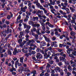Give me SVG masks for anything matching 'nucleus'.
<instances>
[{"label":"nucleus","mask_w":76,"mask_h":76,"mask_svg":"<svg viewBox=\"0 0 76 76\" xmlns=\"http://www.w3.org/2000/svg\"><path fill=\"white\" fill-rule=\"evenodd\" d=\"M52 39H53V41H55L56 39V37H52Z\"/></svg>","instance_id":"obj_64"},{"label":"nucleus","mask_w":76,"mask_h":76,"mask_svg":"<svg viewBox=\"0 0 76 76\" xmlns=\"http://www.w3.org/2000/svg\"><path fill=\"white\" fill-rule=\"evenodd\" d=\"M20 45V47H22L23 45H24V43L23 42L20 43H19Z\"/></svg>","instance_id":"obj_41"},{"label":"nucleus","mask_w":76,"mask_h":76,"mask_svg":"<svg viewBox=\"0 0 76 76\" xmlns=\"http://www.w3.org/2000/svg\"><path fill=\"white\" fill-rule=\"evenodd\" d=\"M36 57L37 59H38V58H39L40 59V58H42V55L39 54L38 55H37Z\"/></svg>","instance_id":"obj_17"},{"label":"nucleus","mask_w":76,"mask_h":76,"mask_svg":"<svg viewBox=\"0 0 76 76\" xmlns=\"http://www.w3.org/2000/svg\"><path fill=\"white\" fill-rule=\"evenodd\" d=\"M67 0H66L65 1V3H64V5L66 6H68V4H67Z\"/></svg>","instance_id":"obj_47"},{"label":"nucleus","mask_w":76,"mask_h":76,"mask_svg":"<svg viewBox=\"0 0 76 76\" xmlns=\"http://www.w3.org/2000/svg\"><path fill=\"white\" fill-rule=\"evenodd\" d=\"M13 71H16V69L14 68H12L10 70L11 72H13Z\"/></svg>","instance_id":"obj_33"},{"label":"nucleus","mask_w":76,"mask_h":76,"mask_svg":"<svg viewBox=\"0 0 76 76\" xmlns=\"http://www.w3.org/2000/svg\"><path fill=\"white\" fill-rule=\"evenodd\" d=\"M66 52H67V53L68 54H70V50H69V49H67V50H66Z\"/></svg>","instance_id":"obj_59"},{"label":"nucleus","mask_w":76,"mask_h":76,"mask_svg":"<svg viewBox=\"0 0 76 76\" xmlns=\"http://www.w3.org/2000/svg\"><path fill=\"white\" fill-rule=\"evenodd\" d=\"M27 2L28 3V6L29 7L30 6H31V2L29 1H28Z\"/></svg>","instance_id":"obj_40"},{"label":"nucleus","mask_w":76,"mask_h":76,"mask_svg":"<svg viewBox=\"0 0 76 76\" xmlns=\"http://www.w3.org/2000/svg\"><path fill=\"white\" fill-rule=\"evenodd\" d=\"M27 9V7L25 6L24 7H21L20 8L21 12H26V9Z\"/></svg>","instance_id":"obj_4"},{"label":"nucleus","mask_w":76,"mask_h":76,"mask_svg":"<svg viewBox=\"0 0 76 76\" xmlns=\"http://www.w3.org/2000/svg\"><path fill=\"white\" fill-rule=\"evenodd\" d=\"M44 58H46V59H47L50 57L49 56V55H48L47 53H45L44 54Z\"/></svg>","instance_id":"obj_14"},{"label":"nucleus","mask_w":76,"mask_h":76,"mask_svg":"<svg viewBox=\"0 0 76 76\" xmlns=\"http://www.w3.org/2000/svg\"><path fill=\"white\" fill-rule=\"evenodd\" d=\"M68 19H71V18H72L73 19H75V17H72L70 15H69L68 16Z\"/></svg>","instance_id":"obj_19"},{"label":"nucleus","mask_w":76,"mask_h":76,"mask_svg":"<svg viewBox=\"0 0 76 76\" xmlns=\"http://www.w3.org/2000/svg\"><path fill=\"white\" fill-rule=\"evenodd\" d=\"M71 63V64H72L71 66L72 67H76V64L75 62L71 60L70 61Z\"/></svg>","instance_id":"obj_3"},{"label":"nucleus","mask_w":76,"mask_h":76,"mask_svg":"<svg viewBox=\"0 0 76 76\" xmlns=\"http://www.w3.org/2000/svg\"><path fill=\"white\" fill-rule=\"evenodd\" d=\"M43 6V7H46V8L48 7V5L47 4L44 5Z\"/></svg>","instance_id":"obj_60"},{"label":"nucleus","mask_w":76,"mask_h":76,"mask_svg":"<svg viewBox=\"0 0 76 76\" xmlns=\"http://www.w3.org/2000/svg\"><path fill=\"white\" fill-rule=\"evenodd\" d=\"M28 9H29V12H32V11H33V10L32 9V7L31 6L29 7Z\"/></svg>","instance_id":"obj_36"},{"label":"nucleus","mask_w":76,"mask_h":76,"mask_svg":"<svg viewBox=\"0 0 76 76\" xmlns=\"http://www.w3.org/2000/svg\"><path fill=\"white\" fill-rule=\"evenodd\" d=\"M36 4V6H37V7H39H39H40V6L41 5V4H40L39 2H38Z\"/></svg>","instance_id":"obj_44"},{"label":"nucleus","mask_w":76,"mask_h":76,"mask_svg":"<svg viewBox=\"0 0 76 76\" xmlns=\"http://www.w3.org/2000/svg\"><path fill=\"white\" fill-rule=\"evenodd\" d=\"M33 26H34L35 27V28H36V26H37V27H39L40 25L38 23L35 24L33 25Z\"/></svg>","instance_id":"obj_20"},{"label":"nucleus","mask_w":76,"mask_h":76,"mask_svg":"<svg viewBox=\"0 0 76 76\" xmlns=\"http://www.w3.org/2000/svg\"><path fill=\"white\" fill-rule=\"evenodd\" d=\"M34 36V38H35V39L37 40V39H38V34H36Z\"/></svg>","instance_id":"obj_26"},{"label":"nucleus","mask_w":76,"mask_h":76,"mask_svg":"<svg viewBox=\"0 0 76 76\" xmlns=\"http://www.w3.org/2000/svg\"><path fill=\"white\" fill-rule=\"evenodd\" d=\"M49 1L52 5H54L56 4L55 2L57 1V0H53H53H50Z\"/></svg>","instance_id":"obj_9"},{"label":"nucleus","mask_w":76,"mask_h":76,"mask_svg":"<svg viewBox=\"0 0 76 76\" xmlns=\"http://www.w3.org/2000/svg\"><path fill=\"white\" fill-rule=\"evenodd\" d=\"M63 10H65L66 9V7L65 6H63V7L61 8Z\"/></svg>","instance_id":"obj_62"},{"label":"nucleus","mask_w":76,"mask_h":76,"mask_svg":"<svg viewBox=\"0 0 76 76\" xmlns=\"http://www.w3.org/2000/svg\"><path fill=\"white\" fill-rule=\"evenodd\" d=\"M58 64L59 66H62V65H63V63L60 62L58 63Z\"/></svg>","instance_id":"obj_49"},{"label":"nucleus","mask_w":76,"mask_h":76,"mask_svg":"<svg viewBox=\"0 0 76 76\" xmlns=\"http://www.w3.org/2000/svg\"><path fill=\"white\" fill-rule=\"evenodd\" d=\"M34 40L33 39H32L31 40H29L28 42H27L26 44H27V45H29L30 44V43H31V42H34Z\"/></svg>","instance_id":"obj_11"},{"label":"nucleus","mask_w":76,"mask_h":76,"mask_svg":"<svg viewBox=\"0 0 76 76\" xmlns=\"http://www.w3.org/2000/svg\"><path fill=\"white\" fill-rule=\"evenodd\" d=\"M70 35L72 36V37H75V32L74 31H71L70 32Z\"/></svg>","instance_id":"obj_22"},{"label":"nucleus","mask_w":76,"mask_h":76,"mask_svg":"<svg viewBox=\"0 0 76 76\" xmlns=\"http://www.w3.org/2000/svg\"><path fill=\"white\" fill-rule=\"evenodd\" d=\"M2 41L4 43L6 42H7V40L5 39H4L3 38L2 39Z\"/></svg>","instance_id":"obj_48"},{"label":"nucleus","mask_w":76,"mask_h":76,"mask_svg":"<svg viewBox=\"0 0 76 76\" xmlns=\"http://www.w3.org/2000/svg\"><path fill=\"white\" fill-rule=\"evenodd\" d=\"M30 34L31 35H33V36H34L35 34V33H34V31H31L30 32Z\"/></svg>","instance_id":"obj_42"},{"label":"nucleus","mask_w":76,"mask_h":76,"mask_svg":"<svg viewBox=\"0 0 76 76\" xmlns=\"http://www.w3.org/2000/svg\"><path fill=\"white\" fill-rule=\"evenodd\" d=\"M55 70H57L59 72H61V71H63V69H61V68L57 66L56 67Z\"/></svg>","instance_id":"obj_5"},{"label":"nucleus","mask_w":76,"mask_h":76,"mask_svg":"<svg viewBox=\"0 0 76 76\" xmlns=\"http://www.w3.org/2000/svg\"><path fill=\"white\" fill-rule=\"evenodd\" d=\"M47 65L46 66V69H49V68L51 67V65L50 64H47Z\"/></svg>","instance_id":"obj_30"},{"label":"nucleus","mask_w":76,"mask_h":76,"mask_svg":"<svg viewBox=\"0 0 76 76\" xmlns=\"http://www.w3.org/2000/svg\"><path fill=\"white\" fill-rule=\"evenodd\" d=\"M18 42L19 43V44H20V43H21L22 42V39H19L18 41Z\"/></svg>","instance_id":"obj_45"},{"label":"nucleus","mask_w":76,"mask_h":76,"mask_svg":"<svg viewBox=\"0 0 76 76\" xmlns=\"http://www.w3.org/2000/svg\"><path fill=\"white\" fill-rule=\"evenodd\" d=\"M31 73H32L34 75H36V74H37L36 71H35V70H34L33 72H31Z\"/></svg>","instance_id":"obj_46"},{"label":"nucleus","mask_w":76,"mask_h":76,"mask_svg":"<svg viewBox=\"0 0 76 76\" xmlns=\"http://www.w3.org/2000/svg\"><path fill=\"white\" fill-rule=\"evenodd\" d=\"M72 54L74 56H76V51H75L74 52H72Z\"/></svg>","instance_id":"obj_53"},{"label":"nucleus","mask_w":76,"mask_h":76,"mask_svg":"<svg viewBox=\"0 0 76 76\" xmlns=\"http://www.w3.org/2000/svg\"><path fill=\"white\" fill-rule=\"evenodd\" d=\"M25 31L26 32V34H28V33H29V32H30V31H29L27 29H26Z\"/></svg>","instance_id":"obj_39"},{"label":"nucleus","mask_w":76,"mask_h":76,"mask_svg":"<svg viewBox=\"0 0 76 76\" xmlns=\"http://www.w3.org/2000/svg\"><path fill=\"white\" fill-rule=\"evenodd\" d=\"M19 52H20V51H18L16 50V49H15L14 51L13 52V53L14 55H16L17 53H19Z\"/></svg>","instance_id":"obj_15"},{"label":"nucleus","mask_w":76,"mask_h":76,"mask_svg":"<svg viewBox=\"0 0 76 76\" xmlns=\"http://www.w3.org/2000/svg\"><path fill=\"white\" fill-rule=\"evenodd\" d=\"M69 57L73 58H75V56H74L72 54V53H69Z\"/></svg>","instance_id":"obj_21"},{"label":"nucleus","mask_w":76,"mask_h":76,"mask_svg":"<svg viewBox=\"0 0 76 76\" xmlns=\"http://www.w3.org/2000/svg\"><path fill=\"white\" fill-rule=\"evenodd\" d=\"M38 2V0H35L34 2H33L34 4H37Z\"/></svg>","instance_id":"obj_50"},{"label":"nucleus","mask_w":76,"mask_h":76,"mask_svg":"<svg viewBox=\"0 0 76 76\" xmlns=\"http://www.w3.org/2000/svg\"><path fill=\"white\" fill-rule=\"evenodd\" d=\"M47 46V43L44 41H42L41 42L40 45V48H42V47H45Z\"/></svg>","instance_id":"obj_1"},{"label":"nucleus","mask_w":76,"mask_h":76,"mask_svg":"<svg viewBox=\"0 0 76 76\" xmlns=\"http://www.w3.org/2000/svg\"><path fill=\"white\" fill-rule=\"evenodd\" d=\"M19 63V61H15V68H17V65Z\"/></svg>","instance_id":"obj_29"},{"label":"nucleus","mask_w":76,"mask_h":76,"mask_svg":"<svg viewBox=\"0 0 76 76\" xmlns=\"http://www.w3.org/2000/svg\"><path fill=\"white\" fill-rule=\"evenodd\" d=\"M63 34H62V36L64 37H66V35H68V34L66 32H64L63 33Z\"/></svg>","instance_id":"obj_23"},{"label":"nucleus","mask_w":76,"mask_h":76,"mask_svg":"<svg viewBox=\"0 0 76 76\" xmlns=\"http://www.w3.org/2000/svg\"><path fill=\"white\" fill-rule=\"evenodd\" d=\"M53 54H52V56L53 57H54V56H56V54H55V52L54 51H53V52H52Z\"/></svg>","instance_id":"obj_56"},{"label":"nucleus","mask_w":76,"mask_h":76,"mask_svg":"<svg viewBox=\"0 0 76 76\" xmlns=\"http://www.w3.org/2000/svg\"><path fill=\"white\" fill-rule=\"evenodd\" d=\"M51 11L53 13H55V12H56V10L54 9L53 8L52 10H51Z\"/></svg>","instance_id":"obj_37"},{"label":"nucleus","mask_w":76,"mask_h":76,"mask_svg":"<svg viewBox=\"0 0 76 76\" xmlns=\"http://www.w3.org/2000/svg\"><path fill=\"white\" fill-rule=\"evenodd\" d=\"M38 14H41V15H43V11H40L39 10H38L37 11V14L38 15Z\"/></svg>","instance_id":"obj_16"},{"label":"nucleus","mask_w":76,"mask_h":76,"mask_svg":"<svg viewBox=\"0 0 76 76\" xmlns=\"http://www.w3.org/2000/svg\"><path fill=\"white\" fill-rule=\"evenodd\" d=\"M50 69L51 70H56V67L55 66H51L50 68Z\"/></svg>","instance_id":"obj_32"},{"label":"nucleus","mask_w":76,"mask_h":76,"mask_svg":"<svg viewBox=\"0 0 76 76\" xmlns=\"http://www.w3.org/2000/svg\"><path fill=\"white\" fill-rule=\"evenodd\" d=\"M23 25H24V28H27V29L29 30L31 28V26L29 25H27L26 24L24 23H22Z\"/></svg>","instance_id":"obj_2"},{"label":"nucleus","mask_w":76,"mask_h":76,"mask_svg":"<svg viewBox=\"0 0 76 76\" xmlns=\"http://www.w3.org/2000/svg\"><path fill=\"white\" fill-rule=\"evenodd\" d=\"M68 70L70 71V72H71V71H72V67L71 66H70V65H69L68 67Z\"/></svg>","instance_id":"obj_27"},{"label":"nucleus","mask_w":76,"mask_h":76,"mask_svg":"<svg viewBox=\"0 0 76 76\" xmlns=\"http://www.w3.org/2000/svg\"><path fill=\"white\" fill-rule=\"evenodd\" d=\"M43 10H44L45 13L46 14L47 13V10H45V9L43 8Z\"/></svg>","instance_id":"obj_61"},{"label":"nucleus","mask_w":76,"mask_h":76,"mask_svg":"<svg viewBox=\"0 0 76 76\" xmlns=\"http://www.w3.org/2000/svg\"><path fill=\"white\" fill-rule=\"evenodd\" d=\"M23 59H24V58L23 57H21L20 58V62L22 63H23Z\"/></svg>","instance_id":"obj_24"},{"label":"nucleus","mask_w":76,"mask_h":76,"mask_svg":"<svg viewBox=\"0 0 76 76\" xmlns=\"http://www.w3.org/2000/svg\"><path fill=\"white\" fill-rule=\"evenodd\" d=\"M10 15H7V18L8 19H10L11 18H12L13 17V15L12 14V13L11 12H10Z\"/></svg>","instance_id":"obj_12"},{"label":"nucleus","mask_w":76,"mask_h":76,"mask_svg":"<svg viewBox=\"0 0 76 76\" xmlns=\"http://www.w3.org/2000/svg\"><path fill=\"white\" fill-rule=\"evenodd\" d=\"M51 45L52 47L55 45H56V42H52L51 43Z\"/></svg>","instance_id":"obj_35"},{"label":"nucleus","mask_w":76,"mask_h":76,"mask_svg":"<svg viewBox=\"0 0 76 76\" xmlns=\"http://www.w3.org/2000/svg\"><path fill=\"white\" fill-rule=\"evenodd\" d=\"M55 34H56V35H57L58 37H59V36L60 35V34H58V32H55Z\"/></svg>","instance_id":"obj_51"},{"label":"nucleus","mask_w":76,"mask_h":76,"mask_svg":"<svg viewBox=\"0 0 76 76\" xmlns=\"http://www.w3.org/2000/svg\"><path fill=\"white\" fill-rule=\"evenodd\" d=\"M66 74H67L66 76H70V75H72V74H71V73L70 72H68Z\"/></svg>","instance_id":"obj_58"},{"label":"nucleus","mask_w":76,"mask_h":76,"mask_svg":"<svg viewBox=\"0 0 76 76\" xmlns=\"http://www.w3.org/2000/svg\"><path fill=\"white\" fill-rule=\"evenodd\" d=\"M37 52H39V53L40 52H41V49L38 48L36 50Z\"/></svg>","instance_id":"obj_43"},{"label":"nucleus","mask_w":76,"mask_h":76,"mask_svg":"<svg viewBox=\"0 0 76 76\" xmlns=\"http://www.w3.org/2000/svg\"><path fill=\"white\" fill-rule=\"evenodd\" d=\"M45 72H46L47 73H50V70H49V69H46L45 70Z\"/></svg>","instance_id":"obj_54"},{"label":"nucleus","mask_w":76,"mask_h":76,"mask_svg":"<svg viewBox=\"0 0 76 76\" xmlns=\"http://www.w3.org/2000/svg\"><path fill=\"white\" fill-rule=\"evenodd\" d=\"M64 58V57L60 56L59 57V59L60 61H66V59L65 58Z\"/></svg>","instance_id":"obj_6"},{"label":"nucleus","mask_w":76,"mask_h":76,"mask_svg":"<svg viewBox=\"0 0 76 76\" xmlns=\"http://www.w3.org/2000/svg\"><path fill=\"white\" fill-rule=\"evenodd\" d=\"M7 29L6 31V32L7 33V34H8V33H11L12 31V29H10L9 28H7Z\"/></svg>","instance_id":"obj_18"},{"label":"nucleus","mask_w":76,"mask_h":76,"mask_svg":"<svg viewBox=\"0 0 76 76\" xmlns=\"http://www.w3.org/2000/svg\"><path fill=\"white\" fill-rule=\"evenodd\" d=\"M23 3L22 2L21 4H20V7H23Z\"/></svg>","instance_id":"obj_52"},{"label":"nucleus","mask_w":76,"mask_h":76,"mask_svg":"<svg viewBox=\"0 0 76 76\" xmlns=\"http://www.w3.org/2000/svg\"><path fill=\"white\" fill-rule=\"evenodd\" d=\"M60 75H61V76H63V75H64V72H63V71H61L60 72Z\"/></svg>","instance_id":"obj_57"},{"label":"nucleus","mask_w":76,"mask_h":76,"mask_svg":"<svg viewBox=\"0 0 76 76\" xmlns=\"http://www.w3.org/2000/svg\"><path fill=\"white\" fill-rule=\"evenodd\" d=\"M29 48L30 50H35V48H32V47H29Z\"/></svg>","instance_id":"obj_38"},{"label":"nucleus","mask_w":76,"mask_h":76,"mask_svg":"<svg viewBox=\"0 0 76 76\" xmlns=\"http://www.w3.org/2000/svg\"><path fill=\"white\" fill-rule=\"evenodd\" d=\"M1 37H5L6 36V31H2L1 33Z\"/></svg>","instance_id":"obj_8"},{"label":"nucleus","mask_w":76,"mask_h":76,"mask_svg":"<svg viewBox=\"0 0 76 76\" xmlns=\"http://www.w3.org/2000/svg\"><path fill=\"white\" fill-rule=\"evenodd\" d=\"M49 63L50 64H53L54 63V61H49Z\"/></svg>","instance_id":"obj_55"},{"label":"nucleus","mask_w":76,"mask_h":76,"mask_svg":"<svg viewBox=\"0 0 76 76\" xmlns=\"http://www.w3.org/2000/svg\"><path fill=\"white\" fill-rule=\"evenodd\" d=\"M36 33H37V34L38 35H41V33L39 32V29H38L36 30Z\"/></svg>","instance_id":"obj_25"},{"label":"nucleus","mask_w":76,"mask_h":76,"mask_svg":"<svg viewBox=\"0 0 76 76\" xmlns=\"http://www.w3.org/2000/svg\"><path fill=\"white\" fill-rule=\"evenodd\" d=\"M69 9L71 10L72 12H74L75 11V9H74L72 7H70Z\"/></svg>","instance_id":"obj_31"},{"label":"nucleus","mask_w":76,"mask_h":76,"mask_svg":"<svg viewBox=\"0 0 76 76\" xmlns=\"http://www.w3.org/2000/svg\"><path fill=\"white\" fill-rule=\"evenodd\" d=\"M45 41L48 43H51V41L49 38L47 37L45 39Z\"/></svg>","instance_id":"obj_7"},{"label":"nucleus","mask_w":76,"mask_h":76,"mask_svg":"<svg viewBox=\"0 0 76 76\" xmlns=\"http://www.w3.org/2000/svg\"><path fill=\"white\" fill-rule=\"evenodd\" d=\"M22 50L23 52L24 53H28V51L25 49H22Z\"/></svg>","instance_id":"obj_34"},{"label":"nucleus","mask_w":76,"mask_h":76,"mask_svg":"<svg viewBox=\"0 0 76 76\" xmlns=\"http://www.w3.org/2000/svg\"><path fill=\"white\" fill-rule=\"evenodd\" d=\"M35 27L33 26V28L32 29V31L33 32H36V31H37V29H36V28H35Z\"/></svg>","instance_id":"obj_28"},{"label":"nucleus","mask_w":76,"mask_h":76,"mask_svg":"<svg viewBox=\"0 0 76 76\" xmlns=\"http://www.w3.org/2000/svg\"><path fill=\"white\" fill-rule=\"evenodd\" d=\"M60 55L61 56H62V57H64V58H66V56L65 53H64V52H62L60 53Z\"/></svg>","instance_id":"obj_13"},{"label":"nucleus","mask_w":76,"mask_h":76,"mask_svg":"<svg viewBox=\"0 0 76 76\" xmlns=\"http://www.w3.org/2000/svg\"><path fill=\"white\" fill-rule=\"evenodd\" d=\"M33 23H34L31 21H29L28 22V24H29V25H31V24H33Z\"/></svg>","instance_id":"obj_63"},{"label":"nucleus","mask_w":76,"mask_h":76,"mask_svg":"<svg viewBox=\"0 0 76 76\" xmlns=\"http://www.w3.org/2000/svg\"><path fill=\"white\" fill-rule=\"evenodd\" d=\"M45 24L46 25H48L49 26L51 27V28H53L54 27V25H52V24L50 23L49 22H47L45 23Z\"/></svg>","instance_id":"obj_10"}]
</instances>
